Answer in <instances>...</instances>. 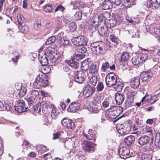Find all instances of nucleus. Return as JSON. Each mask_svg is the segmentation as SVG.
I'll list each match as a JSON object with an SVG mask.
<instances>
[{
	"instance_id": "423d86ee",
	"label": "nucleus",
	"mask_w": 160,
	"mask_h": 160,
	"mask_svg": "<svg viewBox=\"0 0 160 160\" xmlns=\"http://www.w3.org/2000/svg\"><path fill=\"white\" fill-rule=\"evenodd\" d=\"M28 108L26 107L25 102L22 100H18L17 105L15 107V110L19 113L27 111Z\"/></svg>"
},
{
	"instance_id": "58836bf2",
	"label": "nucleus",
	"mask_w": 160,
	"mask_h": 160,
	"mask_svg": "<svg viewBox=\"0 0 160 160\" xmlns=\"http://www.w3.org/2000/svg\"><path fill=\"white\" fill-rule=\"evenodd\" d=\"M31 97L34 98L35 100H37L39 98V93L38 92L35 90L31 91Z\"/></svg>"
},
{
	"instance_id": "2eb2a0df",
	"label": "nucleus",
	"mask_w": 160,
	"mask_h": 160,
	"mask_svg": "<svg viewBox=\"0 0 160 160\" xmlns=\"http://www.w3.org/2000/svg\"><path fill=\"white\" fill-rule=\"evenodd\" d=\"M140 79L139 77L132 78L130 81V85L131 87L135 89L137 88L140 84Z\"/></svg>"
},
{
	"instance_id": "f257e3e1",
	"label": "nucleus",
	"mask_w": 160,
	"mask_h": 160,
	"mask_svg": "<svg viewBox=\"0 0 160 160\" xmlns=\"http://www.w3.org/2000/svg\"><path fill=\"white\" fill-rule=\"evenodd\" d=\"M52 49V48H49L46 50L43 55L39 54V60L42 65H47L48 64L51 66L56 65V62L59 59L60 56Z\"/></svg>"
},
{
	"instance_id": "4468645a",
	"label": "nucleus",
	"mask_w": 160,
	"mask_h": 160,
	"mask_svg": "<svg viewBox=\"0 0 160 160\" xmlns=\"http://www.w3.org/2000/svg\"><path fill=\"white\" fill-rule=\"evenodd\" d=\"M150 138L147 135H144L138 139V143L141 146L145 145L148 143Z\"/></svg>"
},
{
	"instance_id": "20e7f679",
	"label": "nucleus",
	"mask_w": 160,
	"mask_h": 160,
	"mask_svg": "<svg viewBox=\"0 0 160 160\" xmlns=\"http://www.w3.org/2000/svg\"><path fill=\"white\" fill-rule=\"evenodd\" d=\"M71 40L73 44L77 46L86 45L88 41L86 37L82 36L74 37Z\"/></svg>"
},
{
	"instance_id": "9b49d317",
	"label": "nucleus",
	"mask_w": 160,
	"mask_h": 160,
	"mask_svg": "<svg viewBox=\"0 0 160 160\" xmlns=\"http://www.w3.org/2000/svg\"><path fill=\"white\" fill-rule=\"evenodd\" d=\"M131 130V125L128 123H124L121 129H119V133L121 134L125 135L128 133Z\"/></svg>"
},
{
	"instance_id": "a878e982",
	"label": "nucleus",
	"mask_w": 160,
	"mask_h": 160,
	"mask_svg": "<svg viewBox=\"0 0 160 160\" xmlns=\"http://www.w3.org/2000/svg\"><path fill=\"white\" fill-rule=\"evenodd\" d=\"M42 77H40V75H38L37 77L33 84L34 88H40V85L41 82H42Z\"/></svg>"
},
{
	"instance_id": "ea45409f",
	"label": "nucleus",
	"mask_w": 160,
	"mask_h": 160,
	"mask_svg": "<svg viewBox=\"0 0 160 160\" xmlns=\"http://www.w3.org/2000/svg\"><path fill=\"white\" fill-rule=\"evenodd\" d=\"M155 144L156 146H160V133H157L156 134Z\"/></svg>"
},
{
	"instance_id": "473e14b6",
	"label": "nucleus",
	"mask_w": 160,
	"mask_h": 160,
	"mask_svg": "<svg viewBox=\"0 0 160 160\" xmlns=\"http://www.w3.org/2000/svg\"><path fill=\"white\" fill-rule=\"evenodd\" d=\"M132 63L135 65H138L139 64L142 63L138 54L136 55V56L133 57L132 59Z\"/></svg>"
},
{
	"instance_id": "c85d7f7f",
	"label": "nucleus",
	"mask_w": 160,
	"mask_h": 160,
	"mask_svg": "<svg viewBox=\"0 0 160 160\" xmlns=\"http://www.w3.org/2000/svg\"><path fill=\"white\" fill-rule=\"evenodd\" d=\"M81 68L82 70L85 71L88 70L90 66L88 60L83 61L81 63Z\"/></svg>"
},
{
	"instance_id": "dca6fc26",
	"label": "nucleus",
	"mask_w": 160,
	"mask_h": 160,
	"mask_svg": "<svg viewBox=\"0 0 160 160\" xmlns=\"http://www.w3.org/2000/svg\"><path fill=\"white\" fill-rule=\"evenodd\" d=\"M91 107L90 110L95 113H98L102 108L101 104L98 102H93Z\"/></svg>"
},
{
	"instance_id": "e2e57ef3",
	"label": "nucleus",
	"mask_w": 160,
	"mask_h": 160,
	"mask_svg": "<svg viewBox=\"0 0 160 160\" xmlns=\"http://www.w3.org/2000/svg\"><path fill=\"white\" fill-rule=\"evenodd\" d=\"M21 27V32L23 33H27L28 31V27L27 26L24 25L23 26L20 27Z\"/></svg>"
},
{
	"instance_id": "7ed1b4c3",
	"label": "nucleus",
	"mask_w": 160,
	"mask_h": 160,
	"mask_svg": "<svg viewBox=\"0 0 160 160\" xmlns=\"http://www.w3.org/2000/svg\"><path fill=\"white\" fill-rule=\"evenodd\" d=\"M117 78L113 72H111L107 74L105 78V82L107 86L111 87L115 85L117 83Z\"/></svg>"
},
{
	"instance_id": "6e6d98bb",
	"label": "nucleus",
	"mask_w": 160,
	"mask_h": 160,
	"mask_svg": "<svg viewBox=\"0 0 160 160\" xmlns=\"http://www.w3.org/2000/svg\"><path fill=\"white\" fill-rule=\"evenodd\" d=\"M78 51L80 53H83L86 52L87 51L86 48L83 46H80L77 49Z\"/></svg>"
},
{
	"instance_id": "bf43d9fd",
	"label": "nucleus",
	"mask_w": 160,
	"mask_h": 160,
	"mask_svg": "<svg viewBox=\"0 0 160 160\" xmlns=\"http://www.w3.org/2000/svg\"><path fill=\"white\" fill-rule=\"evenodd\" d=\"M98 32L99 34L102 36L105 35L107 33L106 30H105L103 28L101 27L98 30Z\"/></svg>"
},
{
	"instance_id": "6e6552de",
	"label": "nucleus",
	"mask_w": 160,
	"mask_h": 160,
	"mask_svg": "<svg viewBox=\"0 0 160 160\" xmlns=\"http://www.w3.org/2000/svg\"><path fill=\"white\" fill-rule=\"evenodd\" d=\"M118 153L120 158L124 159L130 157L131 156L129 149L126 147L120 148Z\"/></svg>"
},
{
	"instance_id": "4d7b16f0",
	"label": "nucleus",
	"mask_w": 160,
	"mask_h": 160,
	"mask_svg": "<svg viewBox=\"0 0 160 160\" xmlns=\"http://www.w3.org/2000/svg\"><path fill=\"white\" fill-rule=\"evenodd\" d=\"M110 40L115 44H118V38L115 36L111 34L109 36Z\"/></svg>"
},
{
	"instance_id": "f03ea898",
	"label": "nucleus",
	"mask_w": 160,
	"mask_h": 160,
	"mask_svg": "<svg viewBox=\"0 0 160 160\" xmlns=\"http://www.w3.org/2000/svg\"><path fill=\"white\" fill-rule=\"evenodd\" d=\"M104 45V43L102 41L93 42L91 45V48L96 55H103L105 53Z\"/></svg>"
},
{
	"instance_id": "37998d69",
	"label": "nucleus",
	"mask_w": 160,
	"mask_h": 160,
	"mask_svg": "<svg viewBox=\"0 0 160 160\" xmlns=\"http://www.w3.org/2000/svg\"><path fill=\"white\" fill-rule=\"evenodd\" d=\"M68 28L70 31L73 32L76 30L77 26L75 22H72L69 24Z\"/></svg>"
},
{
	"instance_id": "8fccbe9b",
	"label": "nucleus",
	"mask_w": 160,
	"mask_h": 160,
	"mask_svg": "<svg viewBox=\"0 0 160 160\" xmlns=\"http://www.w3.org/2000/svg\"><path fill=\"white\" fill-rule=\"evenodd\" d=\"M139 58L141 60L142 62L147 60L148 58V55L147 53H142V54H138Z\"/></svg>"
},
{
	"instance_id": "a211bd4d",
	"label": "nucleus",
	"mask_w": 160,
	"mask_h": 160,
	"mask_svg": "<svg viewBox=\"0 0 160 160\" xmlns=\"http://www.w3.org/2000/svg\"><path fill=\"white\" fill-rule=\"evenodd\" d=\"M115 99L117 104L120 105L122 104L124 100V94L116 93L115 95Z\"/></svg>"
},
{
	"instance_id": "bb28decb",
	"label": "nucleus",
	"mask_w": 160,
	"mask_h": 160,
	"mask_svg": "<svg viewBox=\"0 0 160 160\" xmlns=\"http://www.w3.org/2000/svg\"><path fill=\"white\" fill-rule=\"evenodd\" d=\"M150 32L156 37L160 36V30L156 27H150Z\"/></svg>"
},
{
	"instance_id": "39448f33",
	"label": "nucleus",
	"mask_w": 160,
	"mask_h": 160,
	"mask_svg": "<svg viewBox=\"0 0 160 160\" xmlns=\"http://www.w3.org/2000/svg\"><path fill=\"white\" fill-rule=\"evenodd\" d=\"M95 91V88L89 84L87 85L83 91V95L85 98H87L91 96Z\"/></svg>"
},
{
	"instance_id": "412c9836",
	"label": "nucleus",
	"mask_w": 160,
	"mask_h": 160,
	"mask_svg": "<svg viewBox=\"0 0 160 160\" xmlns=\"http://www.w3.org/2000/svg\"><path fill=\"white\" fill-rule=\"evenodd\" d=\"M51 107H50V106L47 103L42 102V103H40L39 110H41L42 108V112L44 113H47V112L51 109Z\"/></svg>"
},
{
	"instance_id": "c03bdc74",
	"label": "nucleus",
	"mask_w": 160,
	"mask_h": 160,
	"mask_svg": "<svg viewBox=\"0 0 160 160\" xmlns=\"http://www.w3.org/2000/svg\"><path fill=\"white\" fill-rule=\"evenodd\" d=\"M56 40V38L55 36H53L49 38L46 41L45 44L48 45L54 43Z\"/></svg>"
},
{
	"instance_id": "680f3d73",
	"label": "nucleus",
	"mask_w": 160,
	"mask_h": 160,
	"mask_svg": "<svg viewBox=\"0 0 160 160\" xmlns=\"http://www.w3.org/2000/svg\"><path fill=\"white\" fill-rule=\"evenodd\" d=\"M160 97L159 94H157L156 95L152 96V103H154L155 102H156L158 100Z\"/></svg>"
},
{
	"instance_id": "5fc2aeb1",
	"label": "nucleus",
	"mask_w": 160,
	"mask_h": 160,
	"mask_svg": "<svg viewBox=\"0 0 160 160\" xmlns=\"http://www.w3.org/2000/svg\"><path fill=\"white\" fill-rule=\"evenodd\" d=\"M82 12L80 11H77L74 15L75 19L77 20H79L81 19L82 16Z\"/></svg>"
},
{
	"instance_id": "c9c22d12",
	"label": "nucleus",
	"mask_w": 160,
	"mask_h": 160,
	"mask_svg": "<svg viewBox=\"0 0 160 160\" xmlns=\"http://www.w3.org/2000/svg\"><path fill=\"white\" fill-rule=\"evenodd\" d=\"M41 69L42 73L46 74L50 72V68L49 66L47 65H42Z\"/></svg>"
},
{
	"instance_id": "0e129e2a",
	"label": "nucleus",
	"mask_w": 160,
	"mask_h": 160,
	"mask_svg": "<svg viewBox=\"0 0 160 160\" xmlns=\"http://www.w3.org/2000/svg\"><path fill=\"white\" fill-rule=\"evenodd\" d=\"M5 108L8 111L10 110L12 108V105L11 103L8 102L5 103Z\"/></svg>"
},
{
	"instance_id": "13d9d810",
	"label": "nucleus",
	"mask_w": 160,
	"mask_h": 160,
	"mask_svg": "<svg viewBox=\"0 0 160 160\" xmlns=\"http://www.w3.org/2000/svg\"><path fill=\"white\" fill-rule=\"evenodd\" d=\"M109 67V64L108 62L103 63L101 68V70L103 71H105Z\"/></svg>"
},
{
	"instance_id": "0eeeda50",
	"label": "nucleus",
	"mask_w": 160,
	"mask_h": 160,
	"mask_svg": "<svg viewBox=\"0 0 160 160\" xmlns=\"http://www.w3.org/2000/svg\"><path fill=\"white\" fill-rule=\"evenodd\" d=\"M77 73L74 78L75 81L79 83H82L85 80L87 73L83 71H78Z\"/></svg>"
},
{
	"instance_id": "ddd939ff",
	"label": "nucleus",
	"mask_w": 160,
	"mask_h": 160,
	"mask_svg": "<svg viewBox=\"0 0 160 160\" xmlns=\"http://www.w3.org/2000/svg\"><path fill=\"white\" fill-rule=\"evenodd\" d=\"M95 144L88 141H85L83 144V149L87 151H93L95 148Z\"/></svg>"
},
{
	"instance_id": "e433bc0d",
	"label": "nucleus",
	"mask_w": 160,
	"mask_h": 160,
	"mask_svg": "<svg viewBox=\"0 0 160 160\" xmlns=\"http://www.w3.org/2000/svg\"><path fill=\"white\" fill-rule=\"evenodd\" d=\"M123 4L124 6L127 8H129L134 4L133 0H124Z\"/></svg>"
},
{
	"instance_id": "72a5a7b5",
	"label": "nucleus",
	"mask_w": 160,
	"mask_h": 160,
	"mask_svg": "<svg viewBox=\"0 0 160 160\" xmlns=\"http://www.w3.org/2000/svg\"><path fill=\"white\" fill-rule=\"evenodd\" d=\"M114 88L118 92H120L122 90L123 86V84L120 81H117V83L114 85Z\"/></svg>"
},
{
	"instance_id": "f3484780",
	"label": "nucleus",
	"mask_w": 160,
	"mask_h": 160,
	"mask_svg": "<svg viewBox=\"0 0 160 160\" xmlns=\"http://www.w3.org/2000/svg\"><path fill=\"white\" fill-rule=\"evenodd\" d=\"M80 105V104L78 102H73L70 104L68 110V111H70L72 112H75L79 108Z\"/></svg>"
},
{
	"instance_id": "393cba45",
	"label": "nucleus",
	"mask_w": 160,
	"mask_h": 160,
	"mask_svg": "<svg viewBox=\"0 0 160 160\" xmlns=\"http://www.w3.org/2000/svg\"><path fill=\"white\" fill-rule=\"evenodd\" d=\"M61 34L59 33L57 36V40L60 41L59 42L60 45L62 46L66 45H68L69 43V41L68 40L64 38L63 37H60Z\"/></svg>"
},
{
	"instance_id": "9d476101",
	"label": "nucleus",
	"mask_w": 160,
	"mask_h": 160,
	"mask_svg": "<svg viewBox=\"0 0 160 160\" xmlns=\"http://www.w3.org/2000/svg\"><path fill=\"white\" fill-rule=\"evenodd\" d=\"M78 59L76 57L69 60H66V62L72 68L77 69L79 66L80 63Z\"/></svg>"
},
{
	"instance_id": "f8f14e48",
	"label": "nucleus",
	"mask_w": 160,
	"mask_h": 160,
	"mask_svg": "<svg viewBox=\"0 0 160 160\" xmlns=\"http://www.w3.org/2000/svg\"><path fill=\"white\" fill-rule=\"evenodd\" d=\"M153 69L143 72L141 73V78L142 81H146L149 78L153 77L154 74L152 72V69Z\"/></svg>"
},
{
	"instance_id": "c756f323",
	"label": "nucleus",
	"mask_w": 160,
	"mask_h": 160,
	"mask_svg": "<svg viewBox=\"0 0 160 160\" xmlns=\"http://www.w3.org/2000/svg\"><path fill=\"white\" fill-rule=\"evenodd\" d=\"M17 18L18 27H22L25 22V20L23 16L21 14H18L17 15Z\"/></svg>"
},
{
	"instance_id": "7c9ffc66",
	"label": "nucleus",
	"mask_w": 160,
	"mask_h": 160,
	"mask_svg": "<svg viewBox=\"0 0 160 160\" xmlns=\"http://www.w3.org/2000/svg\"><path fill=\"white\" fill-rule=\"evenodd\" d=\"M124 92L127 94V98L129 97V98H132L133 99H134V96L137 93L136 91H134L133 90H131L127 92V89H125Z\"/></svg>"
},
{
	"instance_id": "49530a36",
	"label": "nucleus",
	"mask_w": 160,
	"mask_h": 160,
	"mask_svg": "<svg viewBox=\"0 0 160 160\" xmlns=\"http://www.w3.org/2000/svg\"><path fill=\"white\" fill-rule=\"evenodd\" d=\"M98 77L97 75H95L92 77L89 80L90 83L93 86H95L96 85Z\"/></svg>"
},
{
	"instance_id": "1a4fd4ad",
	"label": "nucleus",
	"mask_w": 160,
	"mask_h": 160,
	"mask_svg": "<svg viewBox=\"0 0 160 160\" xmlns=\"http://www.w3.org/2000/svg\"><path fill=\"white\" fill-rule=\"evenodd\" d=\"M144 5L153 9H156L160 7V4L158 3L157 0H148L147 2H144Z\"/></svg>"
},
{
	"instance_id": "a18cd8bd",
	"label": "nucleus",
	"mask_w": 160,
	"mask_h": 160,
	"mask_svg": "<svg viewBox=\"0 0 160 160\" xmlns=\"http://www.w3.org/2000/svg\"><path fill=\"white\" fill-rule=\"evenodd\" d=\"M34 28L36 30H39L41 28V21L40 19L35 22L34 24Z\"/></svg>"
},
{
	"instance_id": "aec40b11",
	"label": "nucleus",
	"mask_w": 160,
	"mask_h": 160,
	"mask_svg": "<svg viewBox=\"0 0 160 160\" xmlns=\"http://www.w3.org/2000/svg\"><path fill=\"white\" fill-rule=\"evenodd\" d=\"M105 116L108 118L111 119H114L117 117L111 107L106 111Z\"/></svg>"
},
{
	"instance_id": "b1692460",
	"label": "nucleus",
	"mask_w": 160,
	"mask_h": 160,
	"mask_svg": "<svg viewBox=\"0 0 160 160\" xmlns=\"http://www.w3.org/2000/svg\"><path fill=\"white\" fill-rule=\"evenodd\" d=\"M102 8L104 10L110 9L112 8V3L109 0H105L102 3Z\"/></svg>"
},
{
	"instance_id": "3c124183",
	"label": "nucleus",
	"mask_w": 160,
	"mask_h": 160,
	"mask_svg": "<svg viewBox=\"0 0 160 160\" xmlns=\"http://www.w3.org/2000/svg\"><path fill=\"white\" fill-rule=\"evenodd\" d=\"M104 85L102 82H99L96 87L97 91L100 92L102 91L104 88Z\"/></svg>"
},
{
	"instance_id": "a19ab883",
	"label": "nucleus",
	"mask_w": 160,
	"mask_h": 160,
	"mask_svg": "<svg viewBox=\"0 0 160 160\" xmlns=\"http://www.w3.org/2000/svg\"><path fill=\"white\" fill-rule=\"evenodd\" d=\"M27 92L26 88L25 87H23L21 88V90L18 93V96L20 98L24 96L26 94Z\"/></svg>"
},
{
	"instance_id": "4c0bfd02",
	"label": "nucleus",
	"mask_w": 160,
	"mask_h": 160,
	"mask_svg": "<svg viewBox=\"0 0 160 160\" xmlns=\"http://www.w3.org/2000/svg\"><path fill=\"white\" fill-rule=\"evenodd\" d=\"M143 132L146 134L151 135L152 134V128L147 125H146L143 129Z\"/></svg>"
},
{
	"instance_id": "69168bd1",
	"label": "nucleus",
	"mask_w": 160,
	"mask_h": 160,
	"mask_svg": "<svg viewBox=\"0 0 160 160\" xmlns=\"http://www.w3.org/2000/svg\"><path fill=\"white\" fill-rule=\"evenodd\" d=\"M43 9L45 11L48 12H50L52 10V8L50 5H46L43 7Z\"/></svg>"
},
{
	"instance_id": "338daca9",
	"label": "nucleus",
	"mask_w": 160,
	"mask_h": 160,
	"mask_svg": "<svg viewBox=\"0 0 160 160\" xmlns=\"http://www.w3.org/2000/svg\"><path fill=\"white\" fill-rule=\"evenodd\" d=\"M27 100L28 102V105H31L34 102H36V100L34 99V98L30 97L29 98H27Z\"/></svg>"
},
{
	"instance_id": "2f4dec72",
	"label": "nucleus",
	"mask_w": 160,
	"mask_h": 160,
	"mask_svg": "<svg viewBox=\"0 0 160 160\" xmlns=\"http://www.w3.org/2000/svg\"><path fill=\"white\" fill-rule=\"evenodd\" d=\"M125 104L126 108L132 106L134 104L133 99L132 98H129V97L127 98Z\"/></svg>"
},
{
	"instance_id": "09e8293b",
	"label": "nucleus",
	"mask_w": 160,
	"mask_h": 160,
	"mask_svg": "<svg viewBox=\"0 0 160 160\" xmlns=\"http://www.w3.org/2000/svg\"><path fill=\"white\" fill-rule=\"evenodd\" d=\"M152 96L151 95H148L147 96L145 95L142 99L141 102H143L144 100L147 102H151L152 103Z\"/></svg>"
},
{
	"instance_id": "603ef678",
	"label": "nucleus",
	"mask_w": 160,
	"mask_h": 160,
	"mask_svg": "<svg viewBox=\"0 0 160 160\" xmlns=\"http://www.w3.org/2000/svg\"><path fill=\"white\" fill-rule=\"evenodd\" d=\"M48 81L46 78L44 77H42V82H41V84L40 85V88L41 87H45L48 85Z\"/></svg>"
},
{
	"instance_id": "052dcab7",
	"label": "nucleus",
	"mask_w": 160,
	"mask_h": 160,
	"mask_svg": "<svg viewBox=\"0 0 160 160\" xmlns=\"http://www.w3.org/2000/svg\"><path fill=\"white\" fill-rule=\"evenodd\" d=\"M68 122L67 123V124L66 125V127L70 129H72L74 125V122L72 120H68Z\"/></svg>"
},
{
	"instance_id": "cd10ccee",
	"label": "nucleus",
	"mask_w": 160,
	"mask_h": 160,
	"mask_svg": "<svg viewBox=\"0 0 160 160\" xmlns=\"http://www.w3.org/2000/svg\"><path fill=\"white\" fill-rule=\"evenodd\" d=\"M98 68L95 64H92L89 68V72L92 74L96 75L98 73Z\"/></svg>"
},
{
	"instance_id": "f704fd0d",
	"label": "nucleus",
	"mask_w": 160,
	"mask_h": 160,
	"mask_svg": "<svg viewBox=\"0 0 160 160\" xmlns=\"http://www.w3.org/2000/svg\"><path fill=\"white\" fill-rule=\"evenodd\" d=\"M70 77V74L67 73L66 75V78H65L64 80V83L65 84H69L68 85L69 88L71 87L72 85V83L71 82V80Z\"/></svg>"
},
{
	"instance_id": "4be33fe9",
	"label": "nucleus",
	"mask_w": 160,
	"mask_h": 160,
	"mask_svg": "<svg viewBox=\"0 0 160 160\" xmlns=\"http://www.w3.org/2000/svg\"><path fill=\"white\" fill-rule=\"evenodd\" d=\"M111 107L115 113L117 117L119 116L123 112V109L121 107L112 105Z\"/></svg>"
},
{
	"instance_id": "6ab92c4d",
	"label": "nucleus",
	"mask_w": 160,
	"mask_h": 160,
	"mask_svg": "<svg viewBox=\"0 0 160 160\" xmlns=\"http://www.w3.org/2000/svg\"><path fill=\"white\" fill-rule=\"evenodd\" d=\"M124 142L127 146L129 147L133 144L135 141V137L133 135H130L126 137L124 139Z\"/></svg>"
},
{
	"instance_id": "79ce46f5",
	"label": "nucleus",
	"mask_w": 160,
	"mask_h": 160,
	"mask_svg": "<svg viewBox=\"0 0 160 160\" xmlns=\"http://www.w3.org/2000/svg\"><path fill=\"white\" fill-rule=\"evenodd\" d=\"M129 55L127 52H123L121 56V61L122 62H126L128 59Z\"/></svg>"
},
{
	"instance_id": "864d4df0",
	"label": "nucleus",
	"mask_w": 160,
	"mask_h": 160,
	"mask_svg": "<svg viewBox=\"0 0 160 160\" xmlns=\"http://www.w3.org/2000/svg\"><path fill=\"white\" fill-rule=\"evenodd\" d=\"M58 112L56 111L54 108H53L51 112L52 117L54 119H56L58 117Z\"/></svg>"
},
{
	"instance_id": "5701e85b",
	"label": "nucleus",
	"mask_w": 160,
	"mask_h": 160,
	"mask_svg": "<svg viewBox=\"0 0 160 160\" xmlns=\"http://www.w3.org/2000/svg\"><path fill=\"white\" fill-rule=\"evenodd\" d=\"M82 134L86 138L89 140H92L95 141V134L93 133V131L92 129H89L88 131V134H86L84 132Z\"/></svg>"
},
{
	"instance_id": "774afa93",
	"label": "nucleus",
	"mask_w": 160,
	"mask_h": 160,
	"mask_svg": "<svg viewBox=\"0 0 160 160\" xmlns=\"http://www.w3.org/2000/svg\"><path fill=\"white\" fill-rule=\"evenodd\" d=\"M102 16L104 19H109L110 18V15L109 13L106 12L102 14Z\"/></svg>"
},
{
	"instance_id": "de8ad7c7",
	"label": "nucleus",
	"mask_w": 160,
	"mask_h": 160,
	"mask_svg": "<svg viewBox=\"0 0 160 160\" xmlns=\"http://www.w3.org/2000/svg\"><path fill=\"white\" fill-rule=\"evenodd\" d=\"M152 156L151 154H143L142 155L141 160H151Z\"/></svg>"
}]
</instances>
